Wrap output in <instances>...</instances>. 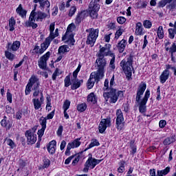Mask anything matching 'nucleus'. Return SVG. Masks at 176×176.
I'll list each match as a JSON object with an SVG mask.
<instances>
[{"instance_id": "obj_29", "label": "nucleus", "mask_w": 176, "mask_h": 176, "mask_svg": "<svg viewBox=\"0 0 176 176\" xmlns=\"http://www.w3.org/2000/svg\"><path fill=\"white\" fill-rule=\"evenodd\" d=\"M85 14H86L85 11H82L77 14L76 19V23L77 24H79L80 23H81L82 20H84Z\"/></svg>"}, {"instance_id": "obj_54", "label": "nucleus", "mask_w": 176, "mask_h": 176, "mask_svg": "<svg viewBox=\"0 0 176 176\" xmlns=\"http://www.w3.org/2000/svg\"><path fill=\"white\" fill-rule=\"evenodd\" d=\"M54 26H55L54 23H52L50 25V35L51 36H53V32H54Z\"/></svg>"}, {"instance_id": "obj_52", "label": "nucleus", "mask_w": 176, "mask_h": 176, "mask_svg": "<svg viewBox=\"0 0 176 176\" xmlns=\"http://www.w3.org/2000/svg\"><path fill=\"white\" fill-rule=\"evenodd\" d=\"M118 173H123L124 171V162H122L120 164V167L118 168Z\"/></svg>"}, {"instance_id": "obj_3", "label": "nucleus", "mask_w": 176, "mask_h": 176, "mask_svg": "<svg viewBox=\"0 0 176 176\" xmlns=\"http://www.w3.org/2000/svg\"><path fill=\"white\" fill-rule=\"evenodd\" d=\"M100 50L98 53V58L96 59V63H98V69L96 72L98 75L104 78V74H105V67L107 65V60L104 57H107V53L108 52V47H107V44L102 47L100 45Z\"/></svg>"}, {"instance_id": "obj_27", "label": "nucleus", "mask_w": 176, "mask_h": 176, "mask_svg": "<svg viewBox=\"0 0 176 176\" xmlns=\"http://www.w3.org/2000/svg\"><path fill=\"white\" fill-rule=\"evenodd\" d=\"M49 15L45 12H42L41 11H38L36 12V21H39V20H41V21H42V20H43V19H46V17H47Z\"/></svg>"}, {"instance_id": "obj_31", "label": "nucleus", "mask_w": 176, "mask_h": 176, "mask_svg": "<svg viewBox=\"0 0 176 176\" xmlns=\"http://www.w3.org/2000/svg\"><path fill=\"white\" fill-rule=\"evenodd\" d=\"M68 52H69V47L68 45H61L58 50L59 54H64V53H68Z\"/></svg>"}, {"instance_id": "obj_57", "label": "nucleus", "mask_w": 176, "mask_h": 176, "mask_svg": "<svg viewBox=\"0 0 176 176\" xmlns=\"http://www.w3.org/2000/svg\"><path fill=\"white\" fill-rule=\"evenodd\" d=\"M176 3L173 2L168 6H166L167 9H169V10H174L175 9Z\"/></svg>"}, {"instance_id": "obj_2", "label": "nucleus", "mask_w": 176, "mask_h": 176, "mask_svg": "<svg viewBox=\"0 0 176 176\" xmlns=\"http://www.w3.org/2000/svg\"><path fill=\"white\" fill-rule=\"evenodd\" d=\"M146 89V84L145 82H142L138 89L136 94V102L139 104V111L141 113H145L146 112V102H148V99L151 96V91ZM145 92L144 98L141 100L144 93Z\"/></svg>"}, {"instance_id": "obj_23", "label": "nucleus", "mask_w": 176, "mask_h": 176, "mask_svg": "<svg viewBox=\"0 0 176 176\" xmlns=\"http://www.w3.org/2000/svg\"><path fill=\"white\" fill-rule=\"evenodd\" d=\"M127 45V41L122 39L118 43L117 47L118 48L120 53H123L124 49H126V45Z\"/></svg>"}, {"instance_id": "obj_7", "label": "nucleus", "mask_w": 176, "mask_h": 176, "mask_svg": "<svg viewBox=\"0 0 176 176\" xmlns=\"http://www.w3.org/2000/svg\"><path fill=\"white\" fill-rule=\"evenodd\" d=\"M102 78L101 76H100V74H97V73L96 72H92L90 74L89 78L87 82V89H93L94 86V83H98V82H100V79H102Z\"/></svg>"}, {"instance_id": "obj_24", "label": "nucleus", "mask_w": 176, "mask_h": 176, "mask_svg": "<svg viewBox=\"0 0 176 176\" xmlns=\"http://www.w3.org/2000/svg\"><path fill=\"white\" fill-rule=\"evenodd\" d=\"M169 75L170 72H168L167 69H165L160 76L161 83H166V80L168 79Z\"/></svg>"}, {"instance_id": "obj_41", "label": "nucleus", "mask_w": 176, "mask_h": 176, "mask_svg": "<svg viewBox=\"0 0 176 176\" xmlns=\"http://www.w3.org/2000/svg\"><path fill=\"white\" fill-rule=\"evenodd\" d=\"M80 68H82V65L79 64L77 69L73 72V79H78V74H79Z\"/></svg>"}, {"instance_id": "obj_51", "label": "nucleus", "mask_w": 176, "mask_h": 176, "mask_svg": "<svg viewBox=\"0 0 176 176\" xmlns=\"http://www.w3.org/2000/svg\"><path fill=\"white\" fill-rule=\"evenodd\" d=\"M167 3H170L168 0H162L158 3L159 8H164Z\"/></svg>"}, {"instance_id": "obj_36", "label": "nucleus", "mask_w": 176, "mask_h": 176, "mask_svg": "<svg viewBox=\"0 0 176 176\" xmlns=\"http://www.w3.org/2000/svg\"><path fill=\"white\" fill-rule=\"evenodd\" d=\"M87 108V104L86 103H81L77 106V110L79 112H85Z\"/></svg>"}, {"instance_id": "obj_32", "label": "nucleus", "mask_w": 176, "mask_h": 176, "mask_svg": "<svg viewBox=\"0 0 176 176\" xmlns=\"http://www.w3.org/2000/svg\"><path fill=\"white\" fill-rule=\"evenodd\" d=\"M87 101L88 102H92V104H96L97 102V99L96 98V95H94V93H91L87 96Z\"/></svg>"}, {"instance_id": "obj_42", "label": "nucleus", "mask_w": 176, "mask_h": 176, "mask_svg": "<svg viewBox=\"0 0 176 176\" xmlns=\"http://www.w3.org/2000/svg\"><path fill=\"white\" fill-rule=\"evenodd\" d=\"M47 118L41 117L40 118V124L41 126V128L46 129V123H47Z\"/></svg>"}, {"instance_id": "obj_30", "label": "nucleus", "mask_w": 176, "mask_h": 176, "mask_svg": "<svg viewBox=\"0 0 176 176\" xmlns=\"http://www.w3.org/2000/svg\"><path fill=\"white\" fill-rule=\"evenodd\" d=\"M170 166H167L166 169L161 170H157V176H164V175H167L168 173H170Z\"/></svg>"}, {"instance_id": "obj_15", "label": "nucleus", "mask_w": 176, "mask_h": 176, "mask_svg": "<svg viewBox=\"0 0 176 176\" xmlns=\"http://www.w3.org/2000/svg\"><path fill=\"white\" fill-rule=\"evenodd\" d=\"M34 3H38V2L40 4V8L41 9V10H43V9H45V8H46V12H47V14H49V16H50V9H49V8H50V2L49 1V0H34L33 1Z\"/></svg>"}, {"instance_id": "obj_40", "label": "nucleus", "mask_w": 176, "mask_h": 176, "mask_svg": "<svg viewBox=\"0 0 176 176\" xmlns=\"http://www.w3.org/2000/svg\"><path fill=\"white\" fill-rule=\"evenodd\" d=\"M98 146H100V142H98V140H92L91 144L89 145L88 149H91V148Z\"/></svg>"}, {"instance_id": "obj_12", "label": "nucleus", "mask_w": 176, "mask_h": 176, "mask_svg": "<svg viewBox=\"0 0 176 176\" xmlns=\"http://www.w3.org/2000/svg\"><path fill=\"white\" fill-rule=\"evenodd\" d=\"M111 118H107L105 119H102L98 129H99V133L102 134L105 130H107V127H111Z\"/></svg>"}, {"instance_id": "obj_4", "label": "nucleus", "mask_w": 176, "mask_h": 176, "mask_svg": "<svg viewBox=\"0 0 176 176\" xmlns=\"http://www.w3.org/2000/svg\"><path fill=\"white\" fill-rule=\"evenodd\" d=\"M134 60V56L130 54L127 58V60L123 59L120 63V67H121L122 69L124 71L126 78L128 80L131 79L132 76V68H133V61Z\"/></svg>"}, {"instance_id": "obj_5", "label": "nucleus", "mask_w": 176, "mask_h": 176, "mask_svg": "<svg viewBox=\"0 0 176 176\" xmlns=\"http://www.w3.org/2000/svg\"><path fill=\"white\" fill-rule=\"evenodd\" d=\"M86 32L89 33L87 37V45H90L91 47L94 46V43H96V41L98 38V29H87Z\"/></svg>"}, {"instance_id": "obj_18", "label": "nucleus", "mask_w": 176, "mask_h": 176, "mask_svg": "<svg viewBox=\"0 0 176 176\" xmlns=\"http://www.w3.org/2000/svg\"><path fill=\"white\" fill-rule=\"evenodd\" d=\"M16 12L22 19H25L27 17V10L23 9V5L19 4L18 8L16 9Z\"/></svg>"}, {"instance_id": "obj_45", "label": "nucleus", "mask_w": 176, "mask_h": 176, "mask_svg": "<svg viewBox=\"0 0 176 176\" xmlns=\"http://www.w3.org/2000/svg\"><path fill=\"white\" fill-rule=\"evenodd\" d=\"M5 54L6 57L8 58V60H11V61L14 59V54H12L9 51H6Z\"/></svg>"}, {"instance_id": "obj_9", "label": "nucleus", "mask_w": 176, "mask_h": 176, "mask_svg": "<svg viewBox=\"0 0 176 176\" xmlns=\"http://www.w3.org/2000/svg\"><path fill=\"white\" fill-rule=\"evenodd\" d=\"M39 86H41L39 78L36 77V81L34 82V87L32 88V90L34 91L33 97H38V96L41 94L40 100L43 101V91L39 89Z\"/></svg>"}, {"instance_id": "obj_22", "label": "nucleus", "mask_w": 176, "mask_h": 176, "mask_svg": "<svg viewBox=\"0 0 176 176\" xmlns=\"http://www.w3.org/2000/svg\"><path fill=\"white\" fill-rule=\"evenodd\" d=\"M54 37L50 35L48 37H47L45 40V41L41 43V46L43 47L44 50H47L49 46H50V43H52V41H53Z\"/></svg>"}, {"instance_id": "obj_59", "label": "nucleus", "mask_w": 176, "mask_h": 176, "mask_svg": "<svg viewBox=\"0 0 176 176\" xmlns=\"http://www.w3.org/2000/svg\"><path fill=\"white\" fill-rule=\"evenodd\" d=\"M63 130H64V128L63 127V125H60L58 129V131L56 132L57 135H58V137H61L62 134H63Z\"/></svg>"}, {"instance_id": "obj_19", "label": "nucleus", "mask_w": 176, "mask_h": 176, "mask_svg": "<svg viewBox=\"0 0 176 176\" xmlns=\"http://www.w3.org/2000/svg\"><path fill=\"white\" fill-rule=\"evenodd\" d=\"M89 9L91 10H100V0H92L89 3Z\"/></svg>"}, {"instance_id": "obj_58", "label": "nucleus", "mask_w": 176, "mask_h": 176, "mask_svg": "<svg viewBox=\"0 0 176 176\" xmlns=\"http://www.w3.org/2000/svg\"><path fill=\"white\" fill-rule=\"evenodd\" d=\"M80 160V155L76 156L75 159L72 162V165L76 166V164H78V163L79 162Z\"/></svg>"}, {"instance_id": "obj_14", "label": "nucleus", "mask_w": 176, "mask_h": 176, "mask_svg": "<svg viewBox=\"0 0 176 176\" xmlns=\"http://www.w3.org/2000/svg\"><path fill=\"white\" fill-rule=\"evenodd\" d=\"M35 16H36V12L32 11L29 20L25 23V27H32L33 30L38 28V24L34 23L35 21Z\"/></svg>"}, {"instance_id": "obj_16", "label": "nucleus", "mask_w": 176, "mask_h": 176, "mask_svg": "<svg viewBox=\"0 0 176 176\" xmlns=\"http://www.w3.org/2000/svg\"><path fill=\"white\" fill-rule=\"evenodd\" d=\"M36 80V76H32L31 78H30L29 82L26 85L25 91L26 96H28V94L31 93V89L34 87Z\"/></svg>"}, {"instance_id": "obj_43", "label": "nucleus", "mask_w": 176, "mask_h": 176, "mask_svg": "<svg viewBox=\"0 0 176 176\" xmlns=\"http://www.w3.org/2000/svg\"><path fill=\"white\" fill-rule=\"evenodd\" d=\"M71 105V101H69V100H66L64 103H63V109L64 111H68V109H69V107Z\"/></svg>"}, {"instance_id": "obj_17", "label": "nucleus", "mask_w": 176, "mask_h": 176, "mask_svg": "<svg viewBox=\"0 0 176 176\" xmlns=\"http://www.w3.org/2000/svg\"><path fill=\"white\" fill-rule=\"evenodd\" d=\"M82 83H83V80H79L78 78L72 79V90H76V89H79L82 85Z\"/></svg>"}, {"instance_id": "obj_8", "label": "nucleus", "mask_w": 176, "mask_h": 176, "mask_svg": "<svg viewBox=\"0 0 176 176\" xmlns=\"http://www.w3.org/2000/svg\"><path fill=\"white\" fill-rule=\"evenodd\" d=\"M35 130L30 129L25 131V135L27 138L28 145H34L36 142V134H35Z\"/></svg>"}, {"instance_id": "obj_35", "label": "nucleus", "mask_w": 176, "mask_h": 176, "mask_svg": "<svg viewBox=\"0 0 176 176\" xmlns=\"http://www.w3.org/2000/svg\"><path fill=\"white\" fill-rule=\"evenodd\" d=\"M135 34H138V35L142 34V23L141 22L136 24Z\"/></svg>"}, {"instance_id": "obj_55", "label": "nucleus", "mask_w": 176, "mask_h": 176, "mask_svg": "<svg viewBox=\"0 0 176 176\" xmlns=\"http://www.w3.org/2000/svg\"><path fill=\"white\" fill-rule=\"evenodd\" d=\"M123 34V30L119 29L118 30L116 31L115 34V38L116 39H119V37Z\"/></svg>"}, {"instance_id": "obj_63", "label": "nucleus", "mask_w": 176, "mask_h": 176, "mask_svg": "<svg viewBox=\"0 0 176 176\" xmlns=\"http://www.w3.org/2000/svg\"><path fill=\"white\" fill-rule=\"evenodd\" d=\"M12 94L9 91L7 92V100L8 101L12 104Z\"/></svg>"}, {"instance_id": "obj_34", "label": "nucleus", "mask_w": 176, "mask_h": 176, "mask_svg": "<svg viewBox=\"0 0 176 176\" xmlns=\"http://www.w3.org/2000/svg\"><path fill=\"white\" fill-rule=\"evenodd\" d=\"M14 25H16V21L14 18L12 16L9 20L10 31H14Z\"/></svg>"}, {"instance_id": "obj_20", "label": "nucleus", "mask_w": 176, "mask_h": 176, "mask_svg": "<svg viewBox=\"0 0 176 176\" xmlns=\"http://www.w3.org/2000/svg\"><path fill=\"white\" fill-rule=\"evenodd\" d=\"M1 126L2 127H6V129H10L12 127V122H10V119L8 118L6 116H3V119L1 121Z\"/></svg>"}, {"instance_id": "obj_64", "label": "nucleus", "mask_w": 176, "mask_h": 176, "mask_svg": "<svg viewBox=\"0 0 176 176\" xmlns=\"http://www.w3.org/2000/svg\"><path fill=\"white\" fill-rule=\"evenodd\" d=\"M58 74V69H56V70L52 74V80H56Z\"/></svg>"}, {"instance_id": "obj_21", "label": "nucleus", "mask_w": 176, "mask_h": 176, "mask_svg": "<svg viewBox=\"0 0 176 176\" xmlns=\"http://www.w3.org/2000/svg\"><path fill=\"white\" fill-rule=\"evenodd\" d=\"M57 142L56 140H52L50 142L49 146H47V151L49 153H51V155H53L56 152V145Z\"/></svg>"}, {"instance_id": "obj_37", "label": "nucleus", "mask_w": 176, "mask_h": 176, "mask_svg": "<svg viewBox=\"0 0 176 176\" xmlns=\"http://www.w3.org/2000/svg\"><path fill=\"white\" fill-rule=\"evenodd\" d=\"M175 142V139L173 137L170 138H166L164 140V145H170L171 144H173V142Z\"/></svg>"}, {"instance_id": "obj_61", "label": "nucleus", "mask_w": 176, "mask_h": 176, "mask_svg": "<svg viewBox=\"0 0 176 176\" xmlns=\"http://www.w3.org/2000/svg\"><path fill=\"white\" fill-rule=\"evenodd\" d=\"M166 124H167V122H166V120H162L160 121L159 126L161 129H164Z\"/></svg>"}, {"instance_id": "obj_60", "label": "nucleus", "mask_w": 176, "mask_h": 176, "mask_svg": "<svg viewBox=\"0 0 176 176\" xmlns=\"http://www.w3.org/2000/svg\"><path fill=\"white\" fill-rule=\"evenodd\" d=\"M175 52H176V44L173 43L172 46L170 47V53H171L173 56V54Z\"/></svg>"}, {"instance_id": "obj_10", "label": "nucleus", "mask_w": 176, "mask_h": 176, "mask_svg": "<svg viewBox=\"0 0 176 176\" xmlns=\"http://www.w3.org/2000/svg\"><path fill=\"white\" fill-rule=\"evenodd\" d=\"M116 124L118 130H122L124 127V118L123 117V112L121 109H118L116 111Z\"/></svg>"}, {"instance_id": "obj_49", "label": "nucleus", "mask_w": 176, "mask_h": 176, "mask_svg": "<svg viewBox=\"0 0 176 176\" xmlns=\"http://www.w3.org/2000/svg\"><path fill=\"white\" fill-rule=\"evenodd\" d=\"M6 141L7 145H9V146H10L12 149H13V148L16 146V145L14 144V142H13L12 139H6Z\"/></svg>"}, {"instance_id": "obj_44", "label": "nucleus", "mask_w": 176, "mask_h": 176, "mask_svg": "<svg viewBox=\"0 0 176 176\" xmlns=\"http://www.w3.org/2000/svg\"><path fill=\"white\" fill-rule=\"evenodd\" d=\"M65 87H69L71 85V77L69 76H67L65 78Z\"/></svg>"}, {"instance_id": "obj_13", "label": "nucleus", "mask_w": 176, "mask_h": 176, "mask_svg": "<svg viewBox=\"0 0 176 176\" xmlns=\"http://www.w3.org/2000/svg\"><path fill=\"white\" fill-rule=\"evenodd\" d=\"M106 47H107V50H109L107 51V53L104 54V56H109V57H111L109 67L113 70L115 68H116L115 66V54L111 51V44H106Z\"/></svg>"}, {"instance_id": "obj_25", "label": "nucleus", "mask_w": 176, "mask_h": 176, "mask_svg": "<svg viewBox=\"0 0 176 176\" xmlns=\"http://www.w3.org/2000/svg\"><path fill=\"white\" fill-rule=\"evenodd\" d=\"M32 102L36 111H38L42 107V104H43V101L41 100V99L39 100V98L32 99Z\"/></svg>"}, {"instance_id": "obj_38", "label": "nucleus", "mask_w": 176, "mask_h": 176, "mask_svg": "<svg viewBox=\"0 0 176 176\" xmlns=\"http://www.w3.org/2000/svg\"><path fill=\"white\" fill-rule=\"evenodd\" d=\"M168 38H170V39H174V38H175L176 32L174 28L168 29Z\"/></svg>"}, {"instance_id": "obj_53", "label": "nucleus", "mask_w": 176, "mask_h": 176, "mask_svg": "<svg viewBox=\"0 0 176 176\" xmlns=\"http://www.w3.org/2000/svg\"><path fill=\"white\" fill-rule=\"evenodd\" d=\"M117 21L119 24H124V23H126V18L124 16H119L117 18Z\"/></svg>"}, {"instance_id": "obj_26", "label": "nucleus", "mask_w": 176, "mask_h": 176, "mask_svg": "<svg viewBox=\"0 0 176 176\" xmlns=\"http://www.w3.org/2000/svg\"><path fill=\"white\" fill-rule=\"evenodd\" d=\"M20 41H16L13 42L12 45L11 43H8V47L11 50H13V52H16L20 48Z\"/></svg>"}, {"instance_id": "obj_33", "label": "nucleus", "mask_w": 176, "mask_h": 176, "mask_svg": "<svg viewBox=\"0 0 176 176\" xmlns=\"http://www.w3.org/2000/svg\"><path fill=\"white\" fill-rule=\"evenodd\" d=\"M157 35L159 39H163V38H164V30H163V26H160L158 28Z\"/></svg>"}, {"instance_id": "obj_48", "label": "nucleus", "mask_w": 176, "mask_h": 176, "mask_svg": "<svg viewBox=\"0 0 176 176\" xmlns=\"http://www.w3.org/2000/svg\"><path fill=\"white\" fill-rule=\"evenodd\" d=\"M49 166H50V160H49L47 158H45L43 160V168H47V167H49Z\"/></svg>"}, {"instance_id": "obj_28", "label": "nucleus", "mask_w": 176, "mask_h": 176, "mask_svg": "<svg viewBox=\"0 0 176 176\" xmlns=\"http://www.w3.org/2000/svg\"><path fill=\"white\" fill-rule=\"evenodd\" d=\"M33 52H34L36 54H43V53H45L46 50L43 49L41 45V47L38 45H36L34 48L33 49Z\"/></svg>"}, {"instance_id": "obj_50", "label": "nucleus", "mask_w": 176, "mask_h": 176, "mask_svg": "<svg viewBox=\"0 0 176 176\" xmlns=\"http://www.w3.org/2000/svg\"><path fill=\"white\" fill-rule=\"evenodd\" d=\"M80 138L74 140V141L73 142H72V143H73V146H74V148H78V146H80Z\"/></svg>"}, {"instance_id": "obj_46", "label": "nucleus", "mask_w": 176, "mask_h": 176, "mask_svg": "<svg viewBox=\"0 0 176 176\" xmlns=\"http://www.w3.org/2000/svg\"><path fill=\"white\" fill-rule=\"evenodd\" d=\"M143 25L144 28H151L152 27V22L149 20H145L143 22Z\"/></svg>"}, {"instance_id": "obj_47", "label": "nucleus", "mask_w": 176, "mask_h": 176, "mask_svg": "<svg viewBox=\"0 0 176 176\" xmlns=\"http://www.w3.org/2000/svg\"><path fill=\"white\" fill-rule=\"evenodd\" d=\"M76 13V6L71 7L69 12V16L72 17Z\"/></svg>"}, {"instance_id": "obj_62", "label": "nucleus", "mask_w": 176, "mask_h": 176, "mask_svg": "<svg viewBox=\"0 0 176 176\" xmlns=\"http://www.w3.org/2000/svg\"><path fill=\"white\" fill-rule=\"evenodd\" d=\"M166 69H167V71H168V69H172L173 71H174V75H176V68H175V67H172L170 65H166Z\"/></svg>"}, {"instance_id": "obj_1", "label": "nucleus", "mask_w": 176, "mask_h": 176, "mask_svg": "<svg viewBox=\"0 0 176 176\" xmlns=\"http://www.w3.org/2000/svg\"><path fill=\"white\" fill-rule=\"evenodd\" d=\"M113 85H115V76H113L111 78L110 87L108 79L104 80L103 91L107 92L103 93V97L106 101L109 100L110 104H115L119 98L123 97V91L114 89Z\"/></svg>"}, {"instance_id": "obj_6", "label": "nucleus", "mask_w": 176, "mask_h": 176, "mask_svg": "<svg viewBox=\"0 0 176 176\" xmlns=\"http://www.w3.org/2000/svg\"><path fill=\"white\" fill-rule=\"evenodd\" d=\"M91 157L88 158L85 164V167L82 169L83 173H89V168H94L97 164H100L102 160H97L91 157V154H89Z\"/></svg>"}, {"instance_id": "obj_56", "label": "nucleus", "mask_w": 176, "mask_h": 176, "mask_svg": "<svg viewBox=\"0 0 176 176\" xmlns=\"http://www.w3.org/2000/svg\"><path fill=\"white\" fill-rule=\"evenodd\" d=\"M45 130H46V128H41L40 130L38 131L37 134L39 138L43 137V134H45Z\"/></svg>"}, {"instance_id": "obj_11", "label": "nucleus", "mask_w": 176, "mask_h": 176, "mask_svg": "<svg viewBox=\"0 0 176 176\" xmlns=\"http://www.w3.org/2000/svg\"><path fill=\"white\" fill-rule=\"evenodd\" d=\"M50 56H52V53L50 52H47L40 58L38 61L39 68L41 69H46V67L47 66V60L50 58Z\"/></svg>"}, {"instance_id": "obj_39", "label": "nucleus", "mask_w": 176, "mask_h": 176, "mask_svg": "<svg viewBox=\"0 0 176 176\" xmlns=\"http://www.w3.org/2000/svg\"><path fill=\"white\" fill-rule=\"evenodd\" d=\"M89 16L91 17V19H97L98 17V11L96 10H89Z\"/></svg>"}]
</instances>
